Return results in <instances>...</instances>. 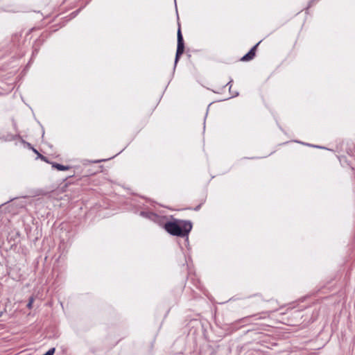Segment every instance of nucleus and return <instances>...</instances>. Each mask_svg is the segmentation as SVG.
I'll return each mask as SVG.
<instances>
[{
	"label": "nucleus",
	"mask_w": 355,
	"mask_h": 355,
	"mask_svg": "<svg viewBox=\"0 0 355 355\" xmlns=\"http://www.w3.org/2000/svg\"><path fill=\"white\" fill-rule=\"evenodd\" d=\"M164 228L167 232L173 236H184L191 230L192 225L189 221L168 222L165 223Z\"/></svg>",
	"instance_id": "f257e3e1"
},
{
	"label": "nucleus",
	"mask_w": 355,
	"mask_h": 355,
	"mask_svg": "<svg viewBox=\"0 0 355 355\" xmlns=\"http://www.w3.org/2000/svg\"><path fill=\"white\" fill-rule=\"evenodd\" d=\"M184 42L180 28L178 31V47L175 62L177 63L180 55L184 53Z\"/></svg>",
	"instance_id": "f03ea898"
},
{
	"label": "nucleus",
	"mask_w": 355,
	"mask_h": 355,
	"mask_svg": "<svg viewBox=\"0 0 355 355\" xmlns=\"http://www.w3.org/2000/svg\"><path fill=\"white\" fill-rule=\"evenodd\" d=\"M259 43H257L254 46H253L251 49V50L241 58V60L242 61H249V60H252L255 55V50H256L257 46L259 45Z\"/></svg>",
	"instance_id": "7ed1b4c3"
},
{
	"label": "nucleus",
	"mask_w": 355,
	"mask_h": 355,
	"mask_svg": "<svg viewBox=\"0 0 355 355\" xmlns=\"http://www.w3.org/2000/svg\"><path fill=\"white\" fill-rule=\"evenodd\" d=\"M53 167L58 169V171H67L69 167L67 166H64L60 164L53 163Z\"/></svg>",
	"instance_id": "20e7f679"
},
{
	"label": "nucleus",
	"mask_w": 355,
	"mask_h": 355,
	"mask_svg": "<svg viewBox=\"0 0 355 355\" xmlns=\"http://www.w3.org/2000/svg\"><path fill=\"white\" fill-rule=\"evenodd\" d=\"M34 302V298L33 297H31L30 299H29V302L27 304V307L31 309H32V306H33V303Z\"/></svg>",
	"instance_id": "39448f33"
},
{
	"label": "nucleus",
	"mask_w": 355,
	"mask_h": 355,
	"mask_svg": "<svg viewBox=\"0 0 355 355\" xmlns=\"http://www.w3.org/2000/svg\"><path fill=\"white\" fill-rule=\"evenodd\" d=\"M55 353V348H51L49 351H47L44 355H53Z\"/></svg>",
	"instance_id": "423d86ee"
},
{
	"label": "nucleus",
	"mask_w": 355,
	"mask_h": 355,
	"mask_svg": "<svg viewBox=\"0 0 355 355\" xmlns=\"http://www.w3.org/2000/svg\"><path fill=\"white\" fill-rule=\"evenodd\" d=\"M141 215L144 216L145 215V213L144 212H141Z\"/></svg>",
	"instance_id": "0eeeda50"
}]
</instances>
